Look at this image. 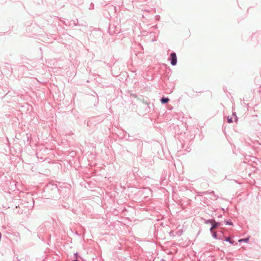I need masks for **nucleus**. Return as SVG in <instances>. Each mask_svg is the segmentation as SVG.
Returning a JSON list of instances; mask_svg holds the SVG:
<instances>
[{"instance_id": "1", "label": "nucleus", "mask_w": 261, "mask_h": 261, "mask_svg": "<svg viewBox=\"0 0 261 261\" xmlns=\"http://www.w3.org/2000/svg\"><path fill=\"white\" fill-rule=\"evenodd\" d=\"M211 223L212 225V227L210 228V231L211 232H213V230L214 229L216 228L217 227H218L219 225V223L218 222H216L214 220H207L206 221V223Z\"/></svg>"}, {"instance_id": "2", "label": "nucleus", "mask_w": 261, "mask_h": 261, "mask_svg": "<svg viewBox=\"0 0 261 261\" xmlns=\"http://www.w3.org/2000/svg\"><path fill=\"white\" fill-rule=\"evenodd\" d=\"M170 57L171 59V64L173 66L175 65L177 63V58H176V55L175 53H171L170 55Z\"/></svg>"}, {"instance_id": "3", "label": "nucleus", "mask_w": 261, "mask_h": 261, "mask_svg": "<svg viewBox=\"0 0 261 261\" xmlns=\"http://www.w3.org/2000/svg\"><path fill=\"white\" fill-rule=\"evenodd\" d=\"M169 101V99L168 98H162L161 99V102L162 103H166Z\"/></svg>"}, {"instance_id": "4", "label": "nucleus", "mask_w": 261, "mask_h": 261, "mask_svg": "<svg viewBox=\"0 0 261 261\" xmlns=\"http://www.w3.org/2000/svg\"><path fill=\"white\" fill-rule=\"evenodd\" d=\"M248 240H249V239L247 238V239H241L239 241V242L243 241V242H247L248 241Z\"/></svg>"}, {"instance_id": "5", "label": "nucleus", "mask_w": 261, "mask_h": 261, "mask_svg": "<svg viewBox=\"0 0 261 261\" xmlns=\"http://www.w3.org/2000/svg\"><path fill=\"white\" fill-rule=\"evenodd\" d=\"M227 121H228V123H231L232 122V118H229V117H228L227 118Z\"/></svg>"}, {"instance_id": "6", "label": "nucleus", "mask_w": 261, "mask_h": 261, "mask_svg": "<svg viewBox=\"0 0 261 261\" xmlns=\"http://www.w3.org/2000/svg\"><path fill=\"white\" fill-rule=\"evenodd\" d=\"M213 237L215 239H217V233H216V232H213Z\"/></svg>"}, {"instance_id": "7", "label": "nucleus", "mask_w": 261, "mask_h": 261, "mask_svg": "<svg viewBox=\"0 0 261 261\" xmlns=\"http://www.w3.org/2000/svg\"><path fill=\"white\" fill-rule=\"evenodd\" d=\"M226 241L228 242H230V238H226Z\"/></svg>"}]
</instances>
